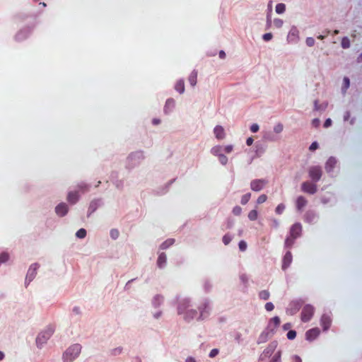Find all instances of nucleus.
Instances as JSON below:
<instances>
[{"instance_id": "1", "label": "nucleus", "mask_w": 362, "mask_h": 362, "mask_svg": "<svg viewBox=\"0 0 362 362\" xmlns=\"http://www.w3.org/2000/svg\"><path fill=\"white\" fill-rule=\"evenodd\" d=\"M190 301L188 299L182 300L178 305L177 313L179 315L184 314L185 320L189 321L197 316V311L194 309H190Z\"/></svg>"}, {"instance_id": "2", "label": "nucleus", "mask_w": 362, "mask_h": 362, "mask_svg": "<svg viewBox=\"0 0 362 362\" xmlns=\"http://www.w3.org/2000/svg\"><path fill=\"white\" fill-rule=\"evenodd\" d=\"M81 346L78 344H73L69 346L63 354V358L65 362H72L80 354Z\"/></svg>"}, {"instance_id": "3", "label": "nucleus", "mask_w": 362, "mask_h": 362, "mask_svg": "<svg viewBox=\"0 0 362 362\" xmlns=\"http://www.w3.org/2000/svg\"><path fill=\"white\" fill-rule=\"evenodd\" d=\"M308 174L310 179L317 182L321 179L322 171L320 166H311L308 169Z\"/></svg>"}, {"instance_id": "4", "label": "nucleus", "mask_w": 362, "mask_h": 362, "mask_svg": "<svg viewBox=\"0 0 362 362\" xmlns=\"http://www.w3.org/2000/svg\"><path fill=\"white\" fill-rule=\"evenodd\" d=\"M53 332L54 330L52 328H49L47 330L40 332L36 339V343L37 346H40L45 343L47 340H48L52 335Z\"/></svg>"}, {"instance_id": "5", "label": "nucleus", "mask_w": 362, "mask_h": 362, "mask_svg": "<svg viewBox=\"0 0 362 362\" xmlns=\"http://www.w3.org/2000/svg\"><path fill=\"white\" fill-rule=\"evenodd\" d=\"M314 314V308L310 305L303 307L301 312V320L304 322H308Z\"/></svg>"}, {"instance_id": "6", "label": "nucleus", "mask_w": 362, "mask_h": 362, "mask_svg": "<svg viewBox=\"0 0 362 362\" xmlns=\"http://www.w3.org/2000/svg\"><path fill=\"white\" fill-rule=\"evenodd\" d=\"M317 185L314 183H312L309 181L303 182L301 184V191L309 194H314L317 192Z\"/></svg>"}, {"instance_id": "7", "label": "nucleus", "mask_w": 362, "mask_h": 362, "mask_svg": "<svg viewBox=\"0 0 362 362\" xmlns=\"http://www.w3.org/2000/svg\"><path fill=\"white\" fill-rule=\"evenodd\" d=\"M267 184V181L264 179H257L251 181L250 188L252 191L259 192L262 190Z\"/></svg>"}, {"instance_id": "8", "label": "nucleus", "mask_w": 362, "mask_h": 362, "mask_svg": "<svg viewBox=\"0 0 362 362\" xmlns=\"http://www.w3.org/2000/svg\"><path fill=\"white\" fill-rule=\"evenodd\" d=\"M39 264L37 263H34L30 265V268L28 269L26 278H25V284H28L30 281H33V279L35 277V275L37 274V270L39 268Z\"/></svg>"}, {"instance_id": "9", "label": "nucleus", "mask_w": 362, "mask_h": 362, "mask_svg": "<svg viewBox=\"0 0 362 362\" xmlns=\"http://www.w3.org/2000/svg\"><path fill=\"white\" fill-rule=\"evenodd\" d=\"M302 226L299 223H294L290 229V235L293 238H297L301 235Z\"/></svg>"}, {"instance_id": "10", "label": "nucleus", "mask_w": 362, "mask_h": 362, "mask_svg": "<svg viewBox=\"0 0 362 362\" xmlns=\"http://www.w3.org/2000/svg\"><path fill=\"white\" fill-rule=\"evenodd\" d=\"M308 200L303 196H298L296 200V207L298 211H303V209L306 206Z\"/></svg>"}, {"instance_id": "11", "label": "nucleus", "mask_w": 362, "mask_h": 362, "mask_svg": "<svg viewBox=\"0 0 362 362\" xmlns=\"http://www.w3.org/2000/svg\"><path fill=\"white\" fill-rule=\"evenodd\" d=\"M293 260V256L290 251H288L285 255L284 256L282 260V266L281 268L283 270H286L291 264Z\"/></svg>"}, {"instance_id": "12", "label": "nucleus", "mask_w": 362, "mask_h": 362, "mask_svg": "<svg viewBox=\"0 0 362 362\" xmlns=\"http://www.w3.org/2000/svg\"><path fill=\"white\" fill-rule=\"evenodd\" d=\"M320 329L318 328H313L308 330L305 333L306 339L308 341H313L320 334Z\"/></svg>"}, {"instance_id": "13", "label": "nucleus", "mask_w": 362, "mask_h": 362, "mask_svg": "<svg viewBox=\"0 0 362 362\" xmlns=\"http://www.w3.org/2000/svg\"><path fill=\"white\" fill-rule=\"evenodd\" d=\"M68 206L65 203H60L55 208V212L59 216H65L68 213Z\"/></svg>"}, {"instance_id": "14", "label": "nucleus", "mask_w": 362, "mask_h": 362, "mask_svg": "<svg viewBox=\"0 0 362 362\" xmlns=\"http://www.w3.org/2000/svg\"><path fill=\"white\" fill-rule=\"evenodd\" d=\"M214 133L217 139H223L226 136L225 130L222 126L217 125L214 129Z\"/></svg>"}, {"instance_id": "15", "label": "nucleus", "mask_w": 362, "mask_h": 362, "mask_svg": "<svg viewBox=\"0 0 362 362\" xmlns=\"http://www.w3.org/2000/svg\"><path fill=\"white\" fill-rule=\"evenodd\" d=\"M331 318L327 315H323L320 320V323L324 330H327L331 325Z\"/></svg>"}, {"instance_id": "16", "label": "nucleus", "mask_w": 362, "mask_h": 362, "mask_svg": "<svg viewBox=\"0 0 362 362\" xmlns=\"http://www.w3.org/2000/svg\"><path fill=\"white\" fill-rule=\"evenodd\" d=\"M79 199L78 191H73L69 192L67 195V201L71 204H76Z\"/></svg>"}, {"instance_id": "17", "label": "nucleus", "mask_w": 362, "mask_h": 362, "mask_svg": "<svg viewBox=\"0 0 362 362\" xmlns=\"http://www.w3.org/2000/svg\"><path fill=\"white\" fill-rule=\"evenodd\" d=\"M337 161L335 158L330 157L325 163V170L327 173L331 172L335 167Z\"/></svg>"}, {"instance_id": "18", "label": "nucleus", "mask_w": 362, "mask_h": 362, "mask_svg": "<svg viewBox=\"0 0 362 362\" xmlns=\"http://www.w3.org/2000/svg\"><path fill=\"white\" fill-rule=\"evenodd\" d=\"M167 262V257L165 253L161 252L159 254L158 259H157V265L159 268H163Z\"/></svg>"}, {"instance_id": "19", "label": "nucleus", "mask_w": 362, "mask_h": 362, "mask_svg": "<svg viewBox=\"0 0 362 362\" xmlns=\"http://www.w3.org/2000/svg\"><path fill=\"white\" fill-rule=\"evenodd\" d=\"M197 71L194 70L191 72L188 81L192 86H194L197 84Z\"/></svg>"}, {"instance_id": "20", "label": "nucleus", "mask_w": 362, "mask_h": 362, "mask_svg": "<svg viewBox=\"0 0 362 362\" xmlns=\"http://www.w3.org/2000/svg\"><path fill=\"white\" fill-rule=\"evenodd\" d=\"M175 89L180 93H183L185 91V83L183 80H179L177 81L175 86Z\"/></svg>"}, {"instance_id": "21", "label": "nucleus", "mask_w": 362, "mask_h": 362, "mask_svg": "<svg viewBox=\"0 0 362 362\" xmlns=\"http://www.w3.org/2000/svg\"><path fill=\"white\" fill-rule=\"evenodd\" d=\"M175 100L172 98L168 99L164 107V110L165 112L170 111L175 107Z\"/></svg>"}, {"instance_id": "22", "label": "nucleus", "mask_w": 362, "mask_h": 362, "mask_svg": "<svg viewBox=\"0 0 362 362\" xmlns=\"http://www.w3.org/2000/svg\"><path fill=\"white\" fill-rule=\"evenodd\" d=\"M175 243V240L173 238H170L164 241L160 246L161 250H166L170 246L173 245Z\"/></svg>"}, {"instance_id": "23", "label": "nucleus", "mask_w": 362, "mask_h": 362, "mask_svg": "<svg viewBox=\"0 0 362 362\" xmlns=\"http://www.w3.org/2000/svg\"><path fill=\"white\" fill-rule=\"evenodd\" d=\"M222 151L223 147L221 146H214L211 150V153L217 157L219 156V155L223 154Z\"/></svg>"}, {"instance_id": "24", "label": "nucleus", "mask_w": 362, "mask_h": 362, "mask_svg": "<svg viewBox=\"0 0 362 362\" xmlns=\"http://www.w3.org/2000/svg\"><path fill=\"white\" fill-rule=\"evenodd\" d=\"M270 293L268 290H263L259 293V297L260 299L266 300L269 298Z\"/></svg>"}, {"instance_id": "25", "label": "nucleus", "mask_w": 362, "mask_h": 362, "mask_svg": "<svg viewBox=\"0 0 362 362\" xmlns=\"http://www.w3.org/2000/svg\"><path fill=\"white\" fill-rule=\"evenodd\" d=\"M280 318L277 316L276 317H272L271 320H270V322H269V325L272 326V325H274V327H277L279 325H280Z\"/></svg>"}, {"instance_id": "26", "label": "nucleus", "mask_w": 362, "mask_h": 362, "mask_svg": "<svg viewBox=\"0 0 362 362\" xmlns=\"http://www.w3.org/2000/svg\"><path fill=\"white\" fill-rule=\"evenodd\" d=\"M257 217H258V213H257V211L255 209L250 211L248 214V218L250 221H255V220H257Z\"/></svg>"}, {"instance_id": "27", "label": "nucleus", "mask_w": 362, "mask_h": 362, "mask_svg": "<svg viewBox=\"0 0 362 362\" xmlns=\"http://www.w3.org/2000/svg\"><path fill=\"white\" fill-rule=\"evenodd\" d=\"M341 47L344 49H347L350 47V41L347 37H344L341 42Z\"/></svg>"}, {"instance_id": "28", "label": "nucleus", "mask_w": 362, "mask_h": 362, "mask_svg": "<svg viewBox=\"0 0 362 362\" xmlns=\"http://www.w3.org/2000/svg\"><path fill=\"white\" fill-rule=\"evenodd\" d=\"M286 10V6L285 4H278L276 6V12L277 13H283Z\"/></svg>"}, {"instance_id": "29", "label": "nucleus", "mask_w": 362, "mask_h": 362, "mask_svg": "<svg viewBox=\"0 0 362 362\" xmlns=\"http://www.w3.org/2000/svg\"><path fill=\"white\" fill-rule=\"evenodd\" d=\"M296 238H292L291 235L288 237L285 240V246L286 247H291L294 243Z\"/></svg>"}, {"instance_id": "30", "label": "nucleus", "mask_w": 362, "mask_h": 362, "mask_svg": "<svg viewBox=\"0 0 362 362\" xmlns=\"http://www.w3.org/2000/svg\"><path fill=\"white\" fill-rule=\"evenodd\" d=\"M250 197H251L250 193H247V194H244L243 196H242L241 201H240L241 204L243 205L246 204L249 202Z\"/></svg>"}, {"instance_id": "31", "label": "nucleus", "mask_w": 362, "mask_h": 362, "mask_svg": "<svg viewBox=\"0 0 362 362\" xmlns=\"http://www.w3.org/2000/svg\"><path fill=\"white\" fill-rule=\"evenodd\" d=\"M76 235L78 238H84L86 235V230L84 228H81L76 232Z\"/></svg>"}, {"instance_id": "32", "label": "nucleus", "mask_w": 362, "mask_h": 362, "mask_svg": "<svg viewBox=\"0 0 362 362\" xmlns=\"http://www.w3.org/2000/svg\"><path fill=\"white\" fill-rule=\"evenodd\" d=\"M9 259V255L7 252H2L0 254V262L4 263Z\"/></svg>"}, {"instance_id": "33", "label": "nucleus", "mask_w": 362, "mask_h": 362, "mask_svg": "<svg viewBox=\"0 0 362 362\" xmlns=\"http://www.w3.org/2000/svg\"><path fill=\"white\" fill-rule=\"evenodd\" d=\"M284 129V126L281 123H278L276 124L274 127V132L276 133V134H279L281 133Z\"/></svg>"}, {"instance_id": "34", "label": "nucleus", "mask_w": 362, "mask_h": 362, "mask_svg": "<svg viewBox=\"0 0 362 362\" xmlns=\"http://www.w3.org/2000/svg\"><path fill=\"white\" fill-rule=\"evenodd\" d=\"M285 209V205L284 204H279L275 209L277 214H281Z\"/></svg>"}, {"instance_id": "35", "label": "nucleus", "mask_w": 362, "mask_h": 362, "mask_svg": "<svg viewBox=\"0 0 362 362\" xmlns=\"http://www.w3.org/2000/svg\"><path fill=\"white\" fill-rule=\"evenodd\" d=\"M218 158L219 162L222 165H225L227 164L228 158L225 155H223V154L219 155V156H218Z\"/></svg>"}, {"instance_id": "36", "label": "nucleus", "mask_w": 362, "mask_h": 362, "mask_svg": "<svg viewBox=\"0 0 362 362\" xmlns=\"http://www.w3.org/2000/svg\"><path fill=\"white\" fill-rule=\"evenodd\" d=\"M110 234L112 239L116 240L119 237V233L117 229H112Z\"/></svg>"}, {"instance_id": "37", "label": "nucleus", "mask_w": 362, "mask_h": 362, "mask_svg": "<svg viewBox=\"0 0 362 362\" xmlns=\"http://www.w3.org/2000/svg\"><path fill=\"white\" fill-rule=\"evenodd\" d=\"M267 199V196L266 194H261L260 196H259V197L257 198V203L258 204H261L264 202H265Z\"/></svg>"}, {"instance_id": "38", "label": "nucleus", "mask_w": 362, "mask_h": 362, "mask_svg": "<svg viewBox=\"0 0 362 362\" xmlns=\"http://www.w3.org/2000/svg\"><path fill=\"white\" fill-rule=\"evenodd\" d=\"M77 187L81 192H85L88 190V186L85 183H81L78 185Z\"/></svg>"}, {"instance_id": "39", "label": "nucleus", "mask_w": 362, "mask_h": 362, "mask_svg": "<svg viewBox=\"0 0 362 362\" xmlns=\"http://www.w3.org/2000/svg\"><path fill=\"white\" fill-rule=\"evenodd\" d=\"M269 362H281V353L277 352L271 359Z\"/></svg>"}, {"instance_id": "40", "label": "nucleus", "mask_w": 362, "mask_h": 362, "mask_svg": "<svg viewBox=\"0 0 362 362\" xmlns=\"http://www.w3.org/2000/svg\"><path fill=\"white\" fill-rule=\"evenodd\" d=\"M242 213V209L239 206H236L233 209V214L235 216H240Z\"/></svg>"}, {"instance_id": "41", "label": "nucleus", "mask_w": 362, "mask_h": 362, "mask_svg": "<svg viewBox=\"0 0 362 362\" xmlns=\"http://www.w3.org/2000/svg\"><path fill=\"white\" fill-rule=\"evenodd\" d=\"M222 240L224 245H227L230 243L231 237L228 234H226L223 235Z\"/></svg>"}, {"instance_id": "42", "label": "nucleus", "mask_w": 362, "mask_h": 362, "mask_svg": "<svg viewBox=\"0 0 362 362\" xmlns=\"http://www.w3.org/2000/svg\"><path fill=\"white\" fill-rule=\"evenodd\" d=\"M296 337V331L290 330V331L288 332V333H287V338L288 339L292 340V339H295Z\"/></svg>"}, {"instance_id": "43", "label": "nucleus", "mask_w": 362, "mask_h": 362, "mask_svg": "<svg viewBox=\"0 0 362 362\" xmlns=\"http://www.w3.org/2000/svg\"><path fill=\"white\" fill-rule=\"evenodd\" d=\"M315 39L313 37H309L306 38L305 42L308 47H313L315 45Z\"/></svg>"}, {"instance_id": "44", "label": "nucleus", "mask_w": 362, "mask_h": 362, "mask_svg": "<svg viewBox=\"0 0 362 362\" xmlns=\"http://www.w3.org/2000/svg\"><path fill=\"white\" fill-rule=\"evenodd\" d=\"M283 21L279 18H276L274 21V25L278 28H281L283 25Z\"/></svg>"}, {"instance_id": "45", "label": "nucleus", "mask_w": 362, "mask_h": 362, "mask_svg": "<svg viewBox=\"0 0 362 362\" xmlns=\"http://www.w3.org/2000/svg\"><path fill=\"white\" fill-rule=\"evenodd\" d=\"M265 309L267 311H272L274 309V305L272 303L268 302L265 304Z\"/></svg>"}, {"instance_id": "46", "label": "nucleus", "mask_w": 362, "mask_h": 362, "mask_svg": "<svg viewBox=\"0 0 362 362\" xmlns=\"http://www.w3.org/2000/svg\"><path fill=\"white\" fill-rule=\"evenodd\" d=\"M238 246H239V249L241 251H245L247 248V243L244 240H241V241H240Z\"/></svg>"}, {"instance_id": "47", "label": "nucleus", "mask_w": 362, "mask_h": 362, "mask_svg": "<svg viewBox=\"0 0 362 362\" xmlns=\"http://www.w3.org/2000/svg\"><path fill=\"white\" fill-rule=\"evenodd\" d=\"M273 35L271 33H267L263 35L262 38L264 41H269L272 40Z\"/></svg>"}, {"instance_id": "48", "label": "nucleus", "mask_w": 362, "mask_h": 362, "mask_svg": "<svg viewBox=\"0 0 362 362\" xmlns=\"http://www.w3.org/2000/svg\"><path fill=\"white\" fill-rule=\"evenodd\" d=\"M219 353V350L218 349H213L210 353H209V357L210 358H214L216 356H217Z\"/></svg>"}, {"instance_id": "49", "label": "nucleus", "mask_w": 362, "mask_h": 362, "mask_svg": "<svg viewBox=\"0 0 362 362\" xmlns=\"http://www.w3.org/2000/svg\"><path fill=\"white\" fill-rule=\"evenodd\" d=\"M26 36L24 35L22 31L18 33L16 35V40L17 41H20L25 38Z\"/></svg>"}, {"instance_id": "50", "label": "nucleus", "mask_w": 362, "mask_h": 362, "mask_svg": "<svg viewBox=\"0 0 362 362\" xmlns=\"http://www.w3.org/2000/svg\"><path fill=\"white\" fill-rule=\"evenodd\" d=\"M259 127L257 124H253L250 127V130L252 132L255 133L259 131Z\"/></svg>"}, {"instance_id": "51", "label": "nucleus", "mask_w": 362, "mask_h": 362, "mask_svg": "<svg viewBox=\"0 0 362 362\" xmlns=\"http://www.w3.org/2000/svg\"><path fill=\"white\" fill-rule=\"evenodd\" d=\"M233 149V146L232 145H228L223 148V151H224L226 153H230L232 152Z\"/></svg>"}, {"instance_id": "52", "label": "nucleus", "mask_w": 362, "mask_h": 362, "mask_svg": "<svg viewBox=\"0 0 362 362\" xmlns=\"http://www.w3.org/2000/svg\"><path fill=\"white\" fill-rule=\"evenodd\" d=\"M343 82H344V87L346 89H347L349 87V84H350L349 78L348 77H344L343 79Z\"/></svg>"}, {"instance_id": "53", "label": "nucleus", "mask_w": 362, "mask_h": 362, "mask_svg": "<svg viewBox=\"0 0 362 362\" xmlns=\"http://www.w3.org/2000/svg\"><path fill=\"white\" fill-rule=\"evenodd\" d=\"M318 148V144L317 141H314L311 144V145L309 147L310 151H315Z\"/></svg>"}, {"instance_id": "54", "label": "nucleus", "mask_w": 362, "mask_h": 362, "mask_svg": "<svg viewBox=\"0 0 362 362\" xmlns=\"http://www.w3.org/2000/svg\"><path fill=\"white\" fill-rule=\"evenodd\" d=\"M279 221L278 220H276V218H273L272 220V226L274 227V228H277L279 226Z\"/></svg>"}, {"instance_id": "55", "label": "nucleus", "mask_w": 362, "mask_h": 362, "mask_svg": "<svg viewBox=\"0 0 362 362\" xmlns=\"http://www.w3.org/2000/svg\"><path fill=\"white\" fill-rule=\"evenodd\" d=\"M331 124H332V120H331V119L328 118V119H327L325 120V123H324V127H325V128H327V127H329V126H331Z\"/></svg>"}, {"instance_id": "56", "label": "nucleus", "mask_w": 362, "mask_h": 362, "mask_svg": "<svg viewBox=\"0 0 362 362\" xmlns=\"http://www.w3.org/2000/svg\"><path fill=\"white\" fill-rule=\"evenodd\" d=\"M292 359L293 362H302V359L300 358V357L297 355L293 356Z\"/></svg>"}, {"instance_id": "57", "label": "nucleus", "mask_w": 362, "mask_h": 362, "mask_svg": "<svg viewBox=\"0 0 362 362\" xmlns=\"http://www.w3.org/2000/svg\"><path fill=\"white\" fill-rule=\"evenodd\" d=\"M253 141H254L252 137H249L246 140V144L247 146H251L252 144Z\"/></svg>"}, {"instance_id": "58", "label": "nucleus", "mask_w": 362, "mask_h": 362, "mask_svg": "<svg viewBox=\"0 0 362 362\" xmlns=\"http://www.w3.org/2000/svg\"><path fill=\"white\" fill-rule=\"evenodd\" d=\"M320 124V120L318 119H314L313 120V124L315 126V127H318Z\"/></svg>"}, {"instance_id": "59", "label": "nucleus", "mask_w": 362, "mask_h": 362, "mask_svg": "<svg viewBox=\"0 0 362 362\" xmlns=\"http://www.w3.org/2000/svg\"><path fill=\"white\" fill-rule=\"evenodd\" d=\"M329 33V30H327V31L326 32V35H318V36H317V39L323 40V39H325V37H326Z\"/></svg>"}, {"instance_id": "60", "label": "nucleus", "mask_w": 362, "mask_h": 362, "mask_svg": "<svg viewBox=\"0 0 362 362\" xmlns=\"http://www.w3.org/2000/svg\"><path fill=\"white\" fill-rule=\"evenodd\" d=\"M219 57L221 59H224L226 57V53L224 51L221 50L219 52Z\"/></svg>"}, {"instance_id": "61", "label": "nucleus", "mask_w": 362, "mask_h": 362, "mask_svg": "<svg viewBox=\"0 0 362 362\" xmlns=\"http://www.w3.org/2000/svg\"><path fill=\"white\" fill-rule=\"evenodd\" d=\"M114 354H120L122 352V348H117L113 350Z\"/></svg>"}, {"instance_id": "62", "label": "nucleus", "mask_w": 362, "mask_h": 362, "mask_svg": "<svg viewBox=\"0 0 362 362\" xmlns=\"http://www.w3.org/2000/svg\"><path fill=\"white\" fill-rule=\"evenodd\" d=\"M90 209H91V211H94L95 209V203L91 202L90 205Z\"/></svg>"}, {"instance_id": "63", "label": "nucleus", "mask_w": 362, "mask_h": 362, "mask_svg": "<svg viewBox=\"0 0 362 362\" xmlns=\"http://www.w3.org/2000/svg\"><path fill=\"white\" fill-rule=\"evenodd\" d=\"M152 122L153 124L157 125L160 124V120L159 119H153Z\"/></svg>"}, {"instance_id": "64", "label": "nucleus", "mask_w": 362, "mask_h": 362, "mask_svg": "<svg viewBox=\"0 0 362 362\" xmlns=\"http://www.w3.org/2000/svg\"><path fill=\"white\" fill-rule=\"evenodd\" d=\"M185 362H196V361L194 358L189 357L186 359Z\"/></svg>"}]
</instances>
